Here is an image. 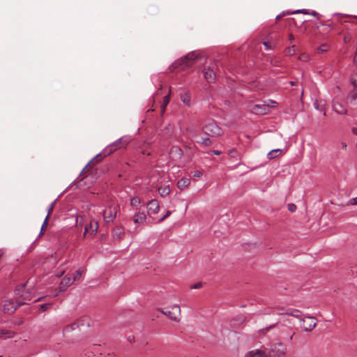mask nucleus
<instances>
[{
    "instance_id": "f257e3e1",
    "label": "nucleus",
    "mask_w": 357,
    "mask_h": 357,
    "mask_svg": "<svg viewBox=\"0 0 357 357\" xmlns=\"http://www.w3.org/2000/svg\"><path fill=\"white\" fill-rule=\"evenodd\" d=\"M129 143V139L126 137H121L116 141H115L112 144L109 145L105 148L104 150V155L102 156V154H98L90 162H92L93 160H97L98 161L101 160L103 157L106 156L107 155H109L114 152L116 150L125 147Z\"/></svg>"
},
{
    "instance_id": "f03ea898",
    "label": "nucleus",
    "mask_w": 357,
    "mask_h": 357,
    "mask_svg": "<svg viewBox=\"0 0 357 357\" xmlns=\"http://www.w3.org/2000/svg\"><path fill=\"white\" fill-rule=\"evenodd\" d=\"M197 56L194 52H190L186 56L181 58L180 59L176 61L174 63V66L176 68L178 66H181L182 69H185L193 64L195 61Z\"/></svg>"
},
{
    "instance_id": "7ed1b4c3",
    "label": "nucleus",
    "mask_w": 357,
    "mask_h": 357,
    "mask_svg": "<svg viewBox=\"0 0 357 357\" xmlns=\"http://www.w3.org/2000/svg\"><path fill=\"white\" fill-rule=\"evenodd\" d=\"M203 131L206 135L211 137L220 136L222 133L221 128L214 122H210L205 125Z\"/></svg>"
},
{
    "instance_id": "20e7f679",
    "label": "nucleus",
    "mask_w": 357,
    "mask_h": 357,
    "mask_svg": "<svg viewBox=\"0 0 357 357\" xmlns=\"http://www.w3.org/2000/svg\"><path fill=\"white\" fill-rule=\"evenodd\" d=\"M86 324L88 326L89 324V319L88 317H82L76 321L73 322V324L66 326L63 330V332L64 334H66L72 331H74L77 328H78L80 326H84V324Z\"/></svg>"
},
{
    "instance_id": "39448f33",
    "label": "nucleus",
    "mask_w": 357,
    "mask_h": 357,
    "mask_svg": "<svg viewBox=\"0 0 357 357\" xmlns=\"http://www.w3.org/2000/svg\"><path fill=\"white\" fill-rule=\"evenodd\" d=\"M118 209V206H110L104 211V220L107 223H109L114 221V220L116 218Z\"/></svg>"
},
{
    "instance_id": "423d86ee",
    "label": "nucleus",
    "mask_w": 357,
    "mask_h": 357,
    "mask_svg": "<svg viewBox=\"0 0 357 357\" xmlns=\"http://www.w3.org/2000/svg\"><path fill=\"white\" fill-rule=\"evenodd\" d=\"M303 324L301 326L303 331H311L317 326V321L314 317H306L303 320Z\"/></svg>"
},
{
    "instance_id": "0eeeda50",
    "label": "nucleus",
    "mask_w": 357,
    "mask_h": 357,
    "mask_svg": "<svg viewBox=\"0 0 357 357\" xmlns=\"http://www.w3.org/2000/svg\"><path fill=\"white\" fill-rule=\"evenodd\" d=\"M22 304H25V303L21 302L16 304L13 301H6L3 305V310L4 312L11 314L13 313L17 310V308Z\"/></svg>"
},
{
    "instance_id": "6e6552de",
    "label": "nucleus",
    "mask_w": 357,
    "mask_h": 357,
    "mask_svg": "<svg viewBox=\"0 0 357 357\" xmlns=\"http://www.w3.org/2000/svg\"><path fill=\"white\" fill-rule=\"evenodd\" d=\"M282 347L283 344L281 342H279L277 344H273L271 347V351H269L268 356V357H282L285 354V349H280L278 347Z\"/></svg>"
},
{
    "instance_id": "1a4fd4ad",
    "label": "nucleus",
    "mask_w": 357,
    "mask_h": 357,
    "mask_svg": "<svg viewBox=\"0 0 357 357\" xmlns=\"http://www.w3.org/2000/svg\"><path fill=\"white\" fill-rule=\"evenodd\" d=\"M172 310H176L178 312V314L177 315H174V312H172V311H169V310H167V311H165V310H161L162 313L164 314L165 315L169 317L170 318V319L176 321V322H179L180 320H181V308H180V306L177 304L176 305H174L172 306Z\"/></svg>"
},
{
    "instance_id": "9d476101",
    "label": "nucleus",
    "mask_w": 357,
    "mask_h": 357,
    "mask_svg": "<svg viewBox=\"0 0 357 357\" xmlns=\"http://www.w3.org/2000/svg\"><path fill=\"white\" fill-rule=\"evenodd\" d=\"M160 210V205L157 200L152 199L147 204V213L150 217L157 214Z\"/></svg>"
},
{
    "instance_id": "9b49d317",
    "label": "nucleus",
    "mask_w": 357,
    "mask_h": 357,
    "mask_svg": "<svg viewBox=\"0 0 357 357\" xmlns=\"http://www.w3.org/2000/svg\"><path fill=\"white\" fill-rule=\"evenodd\" d=\"M98 229V222L91 220L89 224H86L84 227V236H86V234H89L92 236L95 235Z\"/></svg>"
},
{
    "instance_id": "f8f14e48",
    "label": "nucleus",
    "mask_w": 357,
    "mask_h": 357,
    "mask_svg": "<svg viewBox=\"0 0 357 357\" xmlns=\"http://www.w3.org/2000/svg\"><path fill=\"white\" fill-rule=\"evenodd\" d=\"M333 110L337 114H346L347 113V109H346L345 105L338 99H335L333 101Z\"/></svg>"
},
{
    "instance_id": "ddd939ff",
    "label": "nucleus",
    "mask_w": 357,
    "mask_h": 357,
    "mask_svg": "<svg viewBox=\"0 0 357 357\" xmlns=\"http://www.w3.org/2000/svg\"><path fill=\"white\" fill-rule=\"evenodd\" d=\"M251 111L258 114H264L269 111V105H255Z\"/></svg>"
},
{
    "instance_id": "4468645a",
    "label": "nucleus",
    "mask_w": 357,
    "mask_h": 357,
    "mask_svg": "<svg viewBox=\"0 0 357 357\" xmlns=\"http://www.w3.org/2000/svg\"><path fill=\"white\" fill-rule=\"evenodd\" d=\"M146 215L144 211L136 212L133 215V222L135 224H143L146 221Z\"/></svg>"
},
{
    "instance_id": "2eb2a0df",
    "label": "nucleus",
    "mask_w": 357,
    "mask_h": 357,
    "mask_svg": "<svg viewBox=\"0 0 357 357\" xmlns=\"http://www.w3.org/2000/svg\"><path fill=\"white\" fill-rule=\"evenodd\" d=\"M204 76L205 79L209 83L213 82L215 79V74L213 69L211 67L204 70Z\"/></svg>"
},
{
    "instance_id": "dca6fc26",
    "label": "nucleus",
    "mask_w": 357,
    "mask_h": 357,
    "mask_svg": "<svg viewBox=\"0 0 357 357\" xmlns=\"http://www.w3.org/2000/svg\"><path fill=\"white\" fill-rule=\"evenodd\" d=\"M245 357H268V356L264 351L254 349L248 351L245 354Z\"/></svg>"
},
{
    "instance_id": "f3484780",
    "label": "nucleus",
    "mask_w": 357,
    "mask_h": 357,
    "mask_svg": "<svg viewBox=\"0 0 357 357\" xmlns=\"http://www.w3.org/2000/svg\"><path fill=\"white\" fill-rule=\"evenodd\" d=\"M54 204H55V201L53 202L52 203H51L50 204V206H48V208H47V216L45 217V220H44V222L43 223V225L41 227V229H40V235H41L43 234V230L45 229V228L46 227L47 225V222H48V220L54 210Z\"/></svg>"
},
{
    "instance_id": "a211bd4d",
    "label": "nucleus",
    "mask_w": 357,
    "mask_h": 357,
    "mask_svg": "<svg viewBox=\"0 0 357 357\" xmlns=\"http://www.w3.org/2000/svg\"><path fill=\"white\" fill-rule=\"evenodd\" d=\"M75 282V279L68 275L65 276L60 282V289L64 290L68 287L70 286Z\"/></svg>"
},
{
    "instance_id": "6ab92c4d",
    "label": "nucleus",
    "mask_w": 357,
    "mask_h": 357,
    "mask_svg": "<svg viewBox=\"0 0 357 357\" xmlns=\"http://www.w3.org/2000/svg\"><path fill=\"white\" fill-rule=\"evenodd\" d=\"M190 183V181L188 178H181L178 183L177 186L179 189L183 190L188 187Z\"/></svg>"
},
{
    "instance_id": "aec40b11",
    "label": "nucleus",
    "mask_w": 357,
    "mask_h": 357,
    "mask_svg": "<svg viewBox=\"0 0 357 357\" xmlns=\"http://www.w3.org/2000/svg\"><path fill=\"white\" fill-rule=\"evenodd\" d=\"M181 100L188 107H190L191 105V97L190 94L187 92L181 94Z\"/></svg>"
},
{
    "instance_id": "412c9836",
    "label": "nucleus",
    "mask_w": 357,
    "mask_h": 357,
    "mask_svg": "<svg viewBox=\"0 0 357 357\" xmlns=\"http://www.w3.org/2000/svg\"><path fill=\"white\" fill-rule=\"evenodd\" d=\"M113 236L120 239L124 234V230L121 227H116L112 231Z\"/></svg>"
},
{
    "instance_id": "4be33fe9",
    "label": "nucleus",
    "mask_w": 357,
    "mask_h": 357,
    "mask_svg": "<svg viewBox=\"0 0 357 357\" xmlns=\"http://www.w3.org/2000/svg\"><path fill=\"white\" fill-rule=\"evenodd\" d=\"M86 272V268L83 267L79 268L75 273L72 277L73 279H75V282L77 280H79L82 278V275Z\"/></svg>"
},
{
    "instance_id": "5701e85b",
    "label": "nucleus",
    "mask_w": 357,
    "mask_h": 357,
    "mask_svg": "<svg viewBox=\"0 0 357 357\" xmlns=\"http://www.w3.org/2000/svg\"><path fill=\"white\" fill-rule=\"evenodd\" d=\"M14 333L8 329H0V338H8L13 337Z\"/></svg>"
},
{
    "instance_id": "b1692460",
    "label": "nucleus",
    "mask_w": 357,
    "mask_h": 357,
    "mask_svg": "<svg viewBox=\"0 0 357 357\" xmlns=\"http://www.w3.org/2000/svg\"><path fill=\"white\" fill-rule=\"evenodd\" d=\"M141 200L138 197H132L130 199V205L135 208L136 210L139 209V206L140 205Z\"/></svg>"
},
{
    "instance_id": "393cba45",
    "label": "nucleus",
    "mask_w": 357,
    "mask_h": 357,
    "mask_svg": "<svg viewBox=\"0 0 357 357\" xmlns=\"http://www.w3.org/2000/svg\"><path fill=\"white\" fill-rule=\"evenodd\" d=\"M281 149H273L268 152V158L269 159H273L281 153Z\"/></svg>"
},
{
    "instance_id": "a878e982",
    "label": "nucleus",
    "mask_w": 357,
    "mask_h": 357,
    "mask_svg": "<svg viewBox=\"0 0 357 357\" xmlns=\"http://www.w3.org/2000/svg\"><path fill=\"white\" fill-rule=\"evenodd\" d=\"M349 99L351 104H356L357 102V91H352L349 95Z\"/></svg>"
},
{
    "instance_id": "bb28decb",
    "label": "nucleus",
    "mask_w": 357,
    "mask_h": 357,
    "mask_svg": "<svg viewBox=\"0 0 357 357\" xmlns=\"http://www.w3.org/2000/svg\"><path fill=\"white\" fill-rule=\"evenodd\" d=\"M286 314L294 317H299L301 315V312L299 310L295 309L288 310L286 312Z\"/></svg>"
},
{
    "instance_id": "cd10ccee",
    "label": "nucleus",
    "mask_w": 357,
    "mask_h": 357,
    "mask_svg": "<svg viewBox=\"0 0 357 357\" xmlns=\"http://www.w3.org/2000/svg\"><path fill=\"white\" fill-rule=\"evenodd\" d=\"M169 100H170V96H169V94H168V95H167V96H165L164 97L163 100H162V106H161V109H162V113L165 112L167 105L169 102Z\"/></svg>"
},
{
    "instance_id": "c85d7f7f",
    "label": "nucleus",
    "mask_w": 357,
    "mask_h": 357,
    "mask_svg": "<svg viewBox=\"0 0 357 357\" xmlns=\"http://www.w3.org/2000/svg\"><path fill=\"white\" fill-rule=\"evenodd\" d=\"M197 143H199L204 146H208L212 144V142L208 137H204L202 138L200 141H197Z\"/></svg>"
},
{
    "instance_id": "c756f323",
    "label": "nucleus",
    "mask_w": 357,
    "mask_h": 357,
    "mask_svg": "<svg viewBox=\"0 0 357 357\" xmlns=\"http://www.w3.org/2000/svg\"><path fill=\"white\" fill-rule=\"evenodd\" d=\"M84 224V216L79 215L76 218V225L77 227H82Z\"/></svg>"
},
{
    "instance_id": "7c9ffc66",
    "label": "nucleus",
    "mask_w": 357,
    "mask_h": 357,
    "mask_svg": "<svg viewBox=\"0 0 357 357\" xmlns=\"http://www.w3.org/2000/svg\"><path fill=\"white\" fill-rule=\"evenodd\" d=\"M228 155L231 158H235L237 159H240L239 153L236 149H231V150L229 151Z\"/></svg>"
},
{
    "instance_id": "2f4dec72",
    "label": "nucleus",
    "mask_w": 357,
    "mask_h": 357,
    "mask_svg": "<svg viewBox=\"0 0 357 357\" xmlns=\"http://www.w3.org/2000/svg\"><path fill=\"white\" fill-rule=\"evenodd\" d=\"M158 191L161 196H166L169 193L170 190L169 188L165 187V188H160Z\"/></svg>"
},
{
    "instance_id": "473e14b6",
    "label": "nucleus",
    "mask_w": 357,
    "mask_h": 357,
    "mask_svg": "<svg viewBox=\"0 0 357 357\" xmlns=\"http://www.w3.org/2000/svg\"><path fill=\"white\" fill-rule=\"evenodd\" d=\"M286 52L287 54L289 55H294L296 54V48H295V46L294 45H292L289 47H288L286 50Z\"/></svg>"
},
{
    "instance_id": "72a5a7b5",
    "label": "nucleus",
    "mask_w": 357,
    "mask_h": 357,
    "mask_svg": "<svg viewBox=\"0 0 357 357\" xmlns=\"http://www.w3.org/2000/svg\"><path fill=\"white\" fill-rule=\"evenodd\" d=\"M52 307V304L50 303H45L40 305V310L42 311H46L50 309Z\"/></svg>"
},
{
    "instance_id": "f704fd0d",
    "label": "nucleus",
    "mask_w": 357,
    "mask_h": 357,
    "mask_svg": "<svg viewBox=\"0 0 357 357\" xmlns=\"http://www.w3.org/2000/svg\"><path fill=\"white\" fill-rule=\"evenodd\" d=\"M327 50H328V45L327 44H322L318 48V51L321 53L326 52H327Z\"/></svg>"
},
{
    "instance_id": "c9c22d12",
    "label": "nucleus",
    "mask_w": 357,
    "mask_h": 357,
    "mask_svg": "<svg viewBox=\"0 0 357 357\" xmlns=\"http://www.w3.org/2000/svg\"><path fill=\"white\" fill-rule=\"evenodd\" d=\"M299 60H301L302 61H304V62H306V61H308L310 60V56L307 54H302L299 56Z\"/></svg>"
},
{
    "instance_id": "e433bc0d",
    "label": "nucleus",
    "mask_w": 357,
    "mask_h": 357,
    "mask_svg": "<svg viewBox=\"0 0 357 357\" xmlns=\"http://www.w3.org/2000/svg\"><path fill=\"white\" fill-rule=\"evenodd\" d=\"M22 298L23 301H31V296L30 293L24 292L22 294Z\"/></svg>"
},
{
    "instance_id": "4c0bfd02",
    "label": "nucleus",
    "mask_w": 357,
    "mask_h": 357,
    "mask_svg": "<svg viewBox=\"0 0 357 357\" xmlns=\"http://www.w3.org/2000/svg\"><path fill=\"white\" fill-rule=\"evenodd\" d=\"M288 209L291 212H294L296 209V206L294 204H288Z\"/></svg>"
},
{
    "instance_id": "58836bf2",
    "label": "nucleus",
    "mask_w": 357,
    "mask_h": 357,
    "mask_svg": "<svg viewBox=\"0 0 357 357\" xmlns=\"http://www.w3.org/2000/svg\"><path fill=\"white\" fill-rule=\"evenodd\" d=\"M170 214H171V211H167L166 212V214H165V215H164L162 218H161L158 220V222H162V221H164L167 218H168V217L170 215Z\"/></svg>"
},
{
    "instance_id": "ea45409f",
    "label": "nucleus",
    "mask_w": 357,
    "mask_h": 357,
    "mask_svg": "<svg viewBox=\"0 0 357 357\" xmlns=\"http://www.w3.org/2000/svg\"><path fill=\"white\" fill-rule=\"evenodd\" d=\"M293 13H304L306 15L310 14V13L305 9L297 10L294 11Z\"/></svg>"
},
{
    "instance_id": "a19ab883",
    "label": "nucleus",
    "mask_w": 357,
    "mask_h": 357,
    "mask_svg": "<svg viewBox=\"0 0 357 357\" xmlns=\"http://www.w3.org/2000/svg\"><path fill=\"white\" fill-rule=\"evenodd\" d=\"M202 287V282H197L191 287V289H198Z\"/></svg>"
},
{
    "instance_id": "79ce46f5",
    "label": "nucleus",
    "mask_w": 357,
    "mask_h": 357,
    "mask_svg": "<svg viewBox=\"0 0 357 357\" xmlns=\"http://www.w3.org/2000/svg\"><path fill=\"white\" fill-rule=\"evenodd\" d=\"M193 176H194L195 177L199 178V177H201V176H202V172L201 171H199V170L195 171V172H194Z\"/></svg>"
},
{
    "instance_id": "37998d69",
    "label": "nucleus",
    "mask_w": 357,
    "mask_h": 357,
    "mask_svg": "<svg viewBox=\"0 0 357 357\" xmlns=\"http://www.w3.org/2000/svg\"><path fill=\"white\" fill-rule=\"evenodd\" d=\"M350 204L351 205H357V197L355 198L351 199L349 201Z\"/></svg>"
},
{
    "instance_id": "c03bdc74",
    "label": "nucleus",
    "mask_w": 357,
    "mask_h": 357,
    "mask_svg": "<svg viewBox=\"0 0 357 357\" xmlns=\"http://www.w3.org/2000/svg\"><path fill=\"white\" fill-rule=\"evenodd\" d=\"M264 46L266 47V50H270V49H271V43H268V42H264Z\"/></svg>"
},
{
    "instance_id": "a18cd8bd",
    "label": "nucleus",
    "mask_w": 357,
    "mask_h": 357,
    "mask_svg": "<svg viewBox=\"0 0 357 357\" xmlns=\"http://www.w3.org/2000/svg\"><path fill=\"white\" fill-rule=\"evenodd\" d=\"M309 15H311L314 16V17H317L319 15V13L313 10L311 13H310Z\"/></svg>"
},
{
    "instance_id": "49530a36",
    "label": "nucleus",
    "mask_w": 357,
    "mask_h": 357,
    "mask_svg": "<svg viewBox=\"0 0 357 357\" xmlns=\"http://www.w3.org/2000/svg\"><path fill=\"white\" fill-rule=\"evenodd\" d=\"M351 83H352V85H353L354 86H355V87H356V86H357V80H356V79H351Z\"/></svg>"
},
{
    "instance_id": "de8ad7c7",
    "label": "nucleus",
    "mask_w": 357,
    "mask_h": 357,
    "mask_svg": "<svg viewBox=\"0 0 357 357\" xmlns=\"http://www.w3.org/2000/svg\"><path fill=\"white\" fill-rule=\"evenodd\" d=\"M289 40L290 41H293V40H294V36H293V34L290 33V34L289 35Z\"/></svg>"
},
{
    "instance_id": "09e8293b",
    "label": "nucleus",
    "mask_w": 357,
    "mask_h": 357,
    "mask_svg": "<svg viewBox=\"0 0 357 357\" xmlns=\"http://www.w3.org/2000/svg\"><path fill=\"white\" fill-rule=\"evenodd\" d=\"M213 152L216 155H219L221 154V152L220 151H218V150H214Z\"/></svg>"
},
{
    "instance_id": "8fccbe9b",
    "label": "nucleus",
    "mask_w": 357,
    "mask_h": 357,
    "mask_svg": "<svg viewBox=\"0 0 357 357\" xmlns=\"http://www.w3.org/2000/svg\"><path fill=\"white\" fill-rule=\"evenodd\" d=\"M352 132L354 134V135H357V128H354L352 129Z\"/></svg>"
},
{
    "instance_id": "3c124183",
    "label": "nucleus",
    "mask_w": 357,
    "mask_h": 357,
    "mask_svg": "<svg viewBox=\"0 0 357 357\" xmlns=\"http://www.w3.org/2000/svg\"><path fill=\"white\" fill-rule=\"evenodd\" d=\"M342 147H343L344 149H346V147H347V144H346L345 143H342Z\"/></svg>"
},
{
    "instance_id": "603ef678",
    "label": "nucleus",
    "mask_w": 357,
    "mask_h": 357,
    "mask_svg": "<svg viewBox=\"0 0 357 357\" xmlns=\"http://www.w3.org/2000/svg\"><path fill=\"white\" fill-rule=\"evenodd\" d=\"M280 18H281V15H278V16L276 17V20H279V19H280Z\"/></svg>"
},
{
    "instance_id": "864d4df0",
    "label": "nucleus",
    "mask_w": 357,
    "mask_h": 357,
    "mask_svg": "<svg viewBox=\"0 0 357 357\" xmlns=\"http://www.w3.org/2000/svg\"><path fill=\"white\" fill-rule=\"evenodd\" d=\"M294 334H295V333H292V335L290 336V340H292L293 336H294Z\"/></svg>"
},
{
    "instance_id": "5fc2aeb1",
    "label": "nucleus",
    "mask_w": 357,
    "mask_h": 357,
    "mask_svg": "<svg viewBox=\"0 0 357 357\" xmlns=\"http://www.w3.org/2000/svg\"><path fill=\"white\" fill-rule=\"evenodd\" d=\"M63 274V271L61 272V273L58 275V277L61 276Z\"/></svg>"
},
{
    "instance_id": "6e6d98bb",
    "label": "nucleus",
    "mask_w": 357,
    "mask_h": 357,
    "mask_svg": "<svg viewBox=\"0 0 357 357\" xmlns=\"http://www.w3.org/2000/svg\"><path fill=\"white\" fill-rule=\"evenodd\" d=\"M270 102H271V104H275V102L272 101V100H270Z\"/></svg>"
},
{
    "instance_id": "4d7b16f0",
    "label": "nucleus",
    "mask_w": 357,
    "mask_h": 357,
    "mask_svg": "<svg viewBox=\"0 0 357 357\" xmlns=\"http://www.w3.org/2000/svg\"><path fill=\"white\" fill-rule=\"evenodd\" d=\"M40 300H41L40 298H38V299L35 300V301L36 302V301H39Z\"/></svg>"
},
{
    "instance_id": "13d9d810",
    "label": "nucleus",
    "mask_w": 357,
    "mask_h": 357,
    "mask_svg": "<svg viewBox=\"0 0 357 357\" xmlns=\"http://www.w3.org/2000/svg\"><path fill=\"white\" fill-rule=\"evenodd\" d=\"M272 326H270L269 328H266V331H267L270 328H271Z\"/></svg>"
},
{
    "instance_id": "bf43d9fd",
    "label": "nucleus",
    "mask_w": 357,
    "mask_h": 357,
    "mask_svg": "<svg viewBox=\"0 0 357 357\" xmlns=\"http://www.w3.org/2000/svg\"><path fill=\"white\" fill-rule=\"evenodd\" d=\"M291 85H294V82H291Z\"/></svg>"
}]
</instances>
